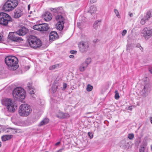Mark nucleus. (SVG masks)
I'll list each match as a JSON object with an SVG mask.
<instances>
[{
	"label": "nucleus",
	"instance_id": "obj_26",
	"mask_svg": "<svg viewBox=\"0 0 152 152\" xmlns=\"http://www.w3.org/2000/svg\"><path fill=\"white\" fill-rule=\"evenodd\" d=\"M15 130L16 129H15L9 128L6 129L5 131L7 133H15L16 132Z\"/></svg>",
	"mask_w": 152,
	"mask_h": 152
},
{
	"label": "nucleus",
	"instance_id": "obj_60",
	"mask_svg": "<svg viewBox=\"0 0 152 152\" xmlns=\"http://www.w3.org/2000/svg\"><path fill=\"white\" fill-rule=\"evenodd\" d=\"M45 152H48V151H46Z\"/></svg>",
	"mask_w": 152,
	"mask_h": 152
},
{
	"label": "nucleus",
	"instance_id": "obj_15",
	"mask_svg": "<svg viewBox=\"0 0 152 152\" xmlns=\"http://www.w3.org/2000/svg\"><path fill=\"white\" fill-rule=\"evenodd\" d=\"M58 37V34L56 31H52L50 34L49 39L50 41H53L57 39Z\"/></svg>",
	"mask_w": 152,
	"mask_h": 152
},
{
	"label": "nucleus",
	"instance_id": "obj_51",
	"mask_svg": "<svg viewBox=\"0 0 152 152\" xmlns=\"http://www.w3.org/2000/svg\"><path fill=\"white\" fill-rule=\"evenodd\" d=\"M60 143V142H58L55 144V145H57L59 144Z\"/></svg>",
	"mask_w": 152,
	"mask_h": 152
},
{
	"label": "nucleus",
	"instance_id": "obj_55",
	"mask_svg": "<svg viewBox=\"0 0 152 152\" xmlns=\"http://www.w3.org/2000/svg\"><path fill=\"white\" fill-rule=\"evenodd\" d=\"M151 150L152 151V145H151Z\"/></svg>",
	"mask_w": 152,
	"mask_h": 152
},
{
	"label": "nucleus",
	"instance_id": "obj_45",
	"mask_svg": "<svg viewBox=\"0 0 152 152\" xmlns=\"http://www.w3.org/2000/svg\"><path fill=\"white\" fill-rule=\"evenodd\" d=\"M3 36L0 34V42H2L3 40Z\"/></svg>",
	"mask_w": 152,
	"mask_h": 152
},
{
	"label": "nucleus",
	"instance_id": "obj_38",
	"mask_svg": "<svg viewBox=\"0 0 152 152\" xmlns=\"http://www.w3.org/2000/svg\"><path fill=\"white\" fill-rule=\"evenodd\" d=\"M32 83L31 82V83H28L27 84V87L28 88V89H30L32 87Z\"/></svg>",
	"mask_w": 152,
	"mask_h": 152
},
{
	"label": "nucleus",
	"instance_id": "obj_8",
	"mask_svg": "<svg viewBox=\"0 0 152 152\" xmlns=\"http://www.w3.org/2000/svg\"><path fill=\"white\" fill-rule=\"evenodd\" d=\"M142 36L146 40L148 39L152 36V29L148 27H145L142 30Z\"/></svg>",
	"mask_w": 152,
	"mask_h": 152
},
{
	"label": "nucleus",
	"instance_id": "obj_9",
	"mask_svg": "<svg viewBox=\"0 0 152 152\" xmlns=\"http://www.w3.org/2000/svg\"><path fill=\"white\" fill-rule=\"evenodd\" d=\"M56 19L58 21L56 25V28L59 31L62 30L64 26V18L60 15L56 16Z\"/></svg>",
	"mask_w": 152,
	"mask_h": 152
},
{
	"label": "nucleus",
	"instance_id": "obj_19",
	"mask_svg": "<svg viewBox=\"0 0 152 152\" xmlns=\"http://www.w3.org/2000/svg\"><path fill=\"white\" fill-rule=\"evenodd\" d=\"M56 116L59 118H65L69 117V115L68 113L59 112L56 115Z\"/></svg>",
	"mask_w": 152,
	"mask_h": 152
},
{
	"label": "nucleus",
	"instance_id": "obj_50",
	"mask_svg": "<svg viewBox=\"0 0 152 152\" xmlns=\"http://www.w3.org/2000/svg\"><path fill=\"white\" fill-rule=\"evenodd\" d=\"M30 8V4H29L28 6V10H29Z\"/></svg>",
	"mask_w": 152,
	"mask_h": 152
},
{
	"label": "nucleus",
	"instance_id": "obj_48",
	"mask_svg": "<svg viewBox=\"0 0 152 152\" xmlns=\"http://www.w3.org/2000/svg\"><path fill=\"white\" fill-rule=\"evenodd\" d=\"M63 149H61L58 150L56 152H61Z\"/></svg>",
	"mask_w": 152,
	"mask_h": 152
},
{
	"label": "nucleus",
	"instance_id": "obj_42",
	"mask_svg": "<svg viewBox=\"0 0 152 152\" xmlns=\"http://www.w3.org/2000/svg\"><path fill=\"white\" fill-rule=\"evenodd\" d=\"M70 52L71 54H74L76 53L77 51L76 50H72L70 51Z\"/></svg>",
	"mask_w": 152,
	"mask_h": 152
},
{
	"label": "nucleus",
	"instance_id": "obj_33",
	"mask_svg": "<svg viewBox=\"0 0 152 152\" xmlns=\"http://www.w3.org/2000/svg\"><path fill=\"white\" fill-rule=\"evenodd\" d=\"M134 135L133 133H130L128 134V137L129 139L130 140H132L134 138Z\"/></svg>",
	"mask_w": 152,
	"mask_h": 152
},
{
	"label": "nucleus",
	"instance_id": "obj_31",
	"mask_svg": "<svg viewBox=\"0 0 152 152\" xmlns=\"http://www.w3.org/2000/svg\"><path fill=\"white\" fill-rule=\"evenodd\" d=\"M93 89V86L90 85L88 84L86 90L88 91H91Z\"/></svg>",
	"mask_w": 152,
	"mask_h": 152
},
{
	"label": "nucleus",
	"instance_id": "obj_52",
	"mask_svg": "<svg viewBox=\"0 0 152 152\" xmlns=\"http://www.w3.org/2000/svg\"><path fill=\"white\" fill-rule=\"evenodd\" d=\"M149 71L151 74H152V68L150 69H149Z\"/></svg>",
	"mask_w": 152,
	"mask_h": 152
},
{
	"label": "nucleus",
	"instance_id": "obj_44",
	"mask_svg": "<svg viewBox=\"0 0 152 152\" xmlns=\"http://www.w3.org/2000/svg\"><path fill=\"white\" fill-rule=\"evenodd\" d=\"M130 44H128L126 46V50H130Z\"/></svg>",
	"mask_w": 152,
	"mask_h": 152
},
{
	"label": "nucleus",
	"instance_id": "obj_29",
	"mask_svg": "<svg viewBox=\"0 0 152 152\" xmlns=\"http://www.w3.org/2000/svg\"><path fill=\"white\" fill-rule=\"evenodd\" d=\"M146 145L145 144L141 145L140 146V148L139 149L140 152H144V151L145 149Z\"/></svg>",
	"mask_w": 152,
	"mask_h": 152
},
{
	"label": "nucleus",
	"instance_id": "obj_22",
	"mask_svg": "<svg viewBox=\"0 0 152 152\" xmlns=\"http://www.w3.org/2000/svg\"><path fill=\"white\" fill-rule=\"evenodd\" d=\"M96 11V7L93 5L90 6L89 8L88 12L91 14L95 13Z\"/></svg>",
	"mask_w": 152,
	"mask_h": 152
},
{
	"label": "nucleus",
	"instance_id": "obj_58",
	"mask_svg": "<svg viewBox=\"0 0 152 152\" xmlns=\"http://www.w3.org/2000/svg\"><path fill=\"white\" fill-rule=\"evenodd\" d=\"M28 17H31V15H28Z\"/></svg>",
	"mask_w": 152,
	"mask_h": 152
},
{
	"label": "nucleus",
	"instance_id": "obj_7",
	"mask_svg": "<svg viewBox=\"0 0 152 152\" xmlns=\"http://www.w3.org/2000/svg\"><path fill=\"white\" fill-rule=\"evenodd\" d=\"M12 18L8 14L4 12H0V24L7 26L9 22L11 21Z\"/></svg>",
	"mask_w": 152,
	"mask_h": 152
},
{
	"label": "nucleus",
	"instance_id": "obj_18",
	"mask_svg": "<svg viewBox=\"0 0 152 152\" xmlns=\"http://www.w3.org/2000/svg\"><path fill=\"white\" fill-rule=\"evenodd\" d=\"M50 10L52 11L53 13H54V15L56 17V16H57L58 15H61V12H62L60 9L59 8H51Z\"/></svg>",
	"mask_w": 152,
	"mask_h": 152
},
{
	"label": "nucleus",
	"instance_id": "obj_12",
	"mask_svg": "<svg viewBox=\"0 0 152 152\" xmlns=\"http://www.w3.org/2000/svg\"><path fill=\"white\" fill-rule=\"evenodd\" d=\"M79 46V50L82 53H85L88 50V45L86 42H81L80 43Z\"/></svg>",
	"mask_w": 152,
	"mask_h": 152
},
{
	"label": "nucleus",
	"instance_id": "obj_43",
	"mask_svg": "<svg viewBox=\"0 0 152 152\" xmlns=\"http://www.w3.org/2000/svg\"><path fill=\"white\" fill-rule=\"evenodd\" d=\"M127 32V31L126 30H124L122 32V34L123 36H124L125 35Z\"/></svg>",
	"mask_w": 152,
	"mask_h": 152
},
{
	"label": "nucleus",
	"instance_id": "obj_20",
	"mask_svg": "<svg viewBox=\"0 0 152 152\" xmlns=\"http://www.w3.org/2000/svg\"><path fill=\"white\" fill-rule=\"evenodd\" d=\"M129 143H131V142H129L126 143L125 140H123L121 142L120 146L124 148H129L130 147V146H127L126 144H129Z\"/></svg>",
	"mask_w": 152,
	"mask_h": 152
},
{
	"label": "nucleus",
	"instance_id": "obj_14",
	"mask_svg": "<svg viewBox=\"0 0 152 152\" xmlns=\"http://www.w3.org/2000/svg\"><path fill=\"white\" fill-rule=\"evenodd\" d=\"M150 90V86L149 84L145 85L142 91L141 94L142 96L143 97H146L148 95Z\"/></svg>",
	"mask_w": 152,
	"mask_h": 152
},
{
	"label": "nucleus",
	"instance_id": "obj_30",
	"mask_svg": "<svg viewBox=\"0 0 152 152\" xmlns=\"http://www.w3.org/2000/svg\"><path fill=\"white\" fill-rule=\"evenodd\" d=\"M91 61V59L90 58H86V59L85 62H84L85 64H86L87 65H88L89 64Z\"/></svg>",
	"mask_w": 152,
	"mask_h": 152
},
{
	"label": "nucleus",
	"instance_id": "obj_41",
	"mask_svg": "<svg viewBox=\"0 0 152 152\" xmlns=\"http://www.w3.org/2000/svg\"><path fill=\"white\" fill-rule=\"evenodd\" d=\"M137 47L139 48L140 49V50L142 52L143 50V48L140 45H138L137 46Z\"/></svg>",
	"mask_w": 152,
	"mask_h": 152
},
{
	"label": "nucleus",
	"instance_id": "obj_40",
	"mask_svg": "<svg viewBox=\"0 0 152 152\" xmlns=\"http://www.w3.org/2000/svg\"><path fill=\"white\" fill-rule=\"evenodd\" d=\"M67 87V84L66 83H64L63 86V90H64Z\"/></svg>",
	"mask_w": 152,
	"mask_h": 152
},
{
	"label": "nucleus",
	"instance_id": "obj_2",
	"mask_svg": "<svg viewBox=\"0 0 152 152\" xmlns=\"http://www.w3.org/2000/svg\"><path fill=\"white\" fill-rule=\"evenodd\" d=\"M2 104L5 106L8 111L14 112L17 108V105L12 99L4 98L1 100Z\"/></svg>",
	"mask_w": 152,
	"mask_h": 152
},
{
	"label": "nucleus",
	"instance_id": "obj_16",
	"mask_svg": "<svg viewBox=\"0 0 152 152\" xmlns=\"http://www.w3.org/2000/svg\"><path fill=\"white\" fill-rule=\"evenodd\" d=\"M28 31V30L25 28H22L16 31L18 35L22 36L25 35Z\"/></svg>",
	"mask_w": 152,
	"mask_h": 152
},
{
	"label": "nucleus",
	"instance_id": "obj_5",
	"mask_svg": "<svg viewBox=\"0 0 152 152\" xmlns=\"http://www.w3.org/2000/svg\"><path fill=\"white\" fill-rule=\"evenodd\" d=\"M32 111L30 106L26 104H23L20 106L18 113L20 116L23 117H26L30 114Z\"/></svg>",
	"mask_w": 152,
	"mask_h": 152
},
{
	"label": "nucleus",
	"instance_id": "obj_59",
	"mask_svg": "<svg viewBox=\"0 0 152 152\" xmlns=\"http://www.w3.org/2000/svg\"><path fill=\"white\" fill-rule=\"evenodd\" d=\"M28 69L29 68V67L28 66Z\"/></svg>",
	"mask_w": 152,
	"mask_h": 152
},
{
	"label": "nucleus",
	"instance_id": "obj_57",
	"mask_svg": "<svg viewBox=\"0 0 152 152\" xmlns=\"http://www.w3.org/2000/svg\"><path fill=\"white\" fill-rule=\"evenodd\" d=\"M1 146V142H0V147Z\"/></svg>",
	"mask_w": 152,
	"mask_h": 152
},
{
	"label": "nucleus",
	"instance_id": "obj_34",
	"mask_svg": "<svg viewBox=\"0 0 152 152\" xmlns=\"http://www.w3.org/2000/svg\"><path fill=\"white\" fill-rule=\"evenodd\" d=\"M114 12H115L116 16L118 18H120V16L119 15V12L118 11V10H117L116 9H114Z\"/></svg>",
	"mask_w": 152,
	"mask_h": 152
},
{
	"label": "nucleus",
	"instance_id": "obj_49",
	"mask_svg": "<svg viewBox=\"0 0 152 152\" xmlns=\"http://www.w3.org/2000/svg\"><path fill=\"white\" fill-rule=\"evenodd\" d=\"M74 56L73 55H70L69 56V58H73Z\"/></svg>",
	"mask_w": 152,
	"mask_h": 152
},
{
	"label": "nucleus",
	"instance_id": "obj_27",
	"mask_svg": "<svg viewBox=\"0 0 152 152\" xmlns=\"http://www.w3.org/2000/svg\"><path fill=\"white\" fill-rule=\"evenodd\" d=\"M60 67L59 65L56 64L50 66L49 67V69L50 70H52L55 69H58Z\"/></svg>",
	"mask_w": 152,
	"mask_h": 152
},
{
	"label": "nucleus",
	"instance_id": "obj_4",
	"mask_svg": "<svg viewBox=\"0 0 152 152\" xmlns=\"http://www.w3.org/2000/svg\"><path fill=\"white\" fill-rule=\"evenodd\" d=\"M28 41L30 46L34 49L38 48L42 45L40 40L34 36H30L28 39Z\"/></svg>",
	"mask_w": 152,
	"mask_h": 152
},
{
	"label": "nucleus",
	"instance_id": "obj_39",
	"mask_svg": "<svg viewBox=\"0 0 152 152\" xmlns=\"http://www.w3.org/2000/svg\"><path fill=\"white\" fill-rule=\"evenodd\" d=\"M88 135L90 139H91L93 138V135L92 133L89 132L88 133Z\"/></svg>",
	"mask_w": 152,
	"mask_h": 152
},
{
	"label": "nucleus",
	"instance_id": "obj_54",
	"mask_svg": "<svg viewBox=\"0 0 152 152\" xmlns=\"http://www.w3.org/2000/svg\"><path fill=\"white\" fill-rule=\"evenodd\" d=\"M131 143H129V144H126V145H127V146H130V147H131V146H130V145H129V144H130Z\"/></svg>",
	"mask_w": 152,
	"mask_h": 152
},
{
	"label": "nucleus",
	"instance_id": "obj_1",
	"mask_svg": "<svg viewBox=\"0 0 152 152\" xmlns=\"http://www.w3.org/2000/svg\"><path fill=\"white\" fill-rule=\"evenodd\" d=\"M5 62L11 70H15L18 67V60L15 56H7L5 59Z\"/></svg>",
	"mask_w": 152,
	"mask_h": 152
},
{
	"label": "nucleus",
	"instance_id": "obj_21",
	"mask_svg": "<svg viewBox=\"0 0 152 152\" xmlns=\"http://www.w3.org/2000/svg\"><path fill=\"white\" fill-rule=\"evenodd\" d=\"M49 121V120L48 118H44L39 124L38 126H41L45 125L48 124Z\"/></svg>",
	"mask_w": 152,
	"mask_h": 152
},
{
	"label": "nucleus",
	"instance_id": "obj_35",
	"mask_svg": "<svg viewBox=\"0 0 152 152\" xmlns=\"http://www.w3.org/2000/svg\"><path fill=\"white\" fill-rule=\"evenodd\" d=\"M147 20V19H145V18L144 17L143 18L141 19L140 21V23L142 25H144Z\"/></svg>",
	"mask_w": 152,
	"mask_h": 152
},
{
	"label": "nucleus",
	"instance_id": "obj_6",
	"mask_svg": "<svg viewBox=\"0 0 152 152\" xmlns=\"http://www.w3.org/2000/svg\"><path fill=\"white\" fill-rule=\"evenodd\" d=\"M17 0H8L3 6V10L6 12H10L13 10L18 4Z\"/></svg>",
	"mask_w": 152,
	"mask_h": 152
},
{
	"label": "nucleus",
	"instance_id": "obj_11",
	"mask_svg": "<svg viewBox=\"0 0 152 152\" xmlns=\"http://www.w3.org/2000/svg\"><path fill=\"white\" fill-rule=\"evenodd\" d=\"M17 35L16 32H10L8 37V39L14 42H20L22 41L23 39L21 37L17 36Z\"/></svg>",
	"mask_w": 152,
	"mask_h": 152
},
{
	"label": "nucleus",
	"instance_id": "obj_17",
	"mask_svg": "<svg viewBox=\"0 0 152 152\" xmlns=\"http://www.w3.org/2000/svg\"><path fill=\"white\" fill-rule=\"evenodd\" d=\"M43 17L46 21H49L51 20L52 18V14L50 12H47L44 14Z\"/></svg>",
	"mask_w": 152,
	"mask_h": 152
},
{
	"label": "nucleus",
	"instance_id": "obj_47",
	"mask_svg": "<svg viewBox=\"0 0 152 152\" xmlns=\"http://www.w3.org/2000/svg\"><path fill=\"white\" fill-rule=\"evenodd\" d=\"M129 16L131 17H132L133 16V14L132 13H130V12H129Z\"/></svg>",
	"mask_w": 152,
	"mask_h": 152
},
{
	"label": "nucleus",
	"instance_id": "obj_13",
	"mask_svg": "<svg viewBox=\"0 0 152 152\" xmlns=\"http://www.w3.org/2000/svg\"><path fill=\"white\" fill-rule=\"evenodd\" d=\"M24 14L23 10V9L18 8L15 10L13 17L15 18H18L22 16Z\"/></svg>",
	"mask_w": 152,
	"mask_h": 152
},
{
	"label": "nucleus",
	"instance_id": "obj_53",
	"mask_svg": "<svg viewBox=\"0 0 152 152\" xmlns=\"http://www.w3.org/2000/svg\"><path fill=\"white\" fill-rule=\"evenodd\" d=\"M150 119L151 121V122L152 124V117H151Z\"/></svg>",
	"mask_w": 152,
	"mask_h": 152
},
{
	"label": "nucleus",
	"instance_id": "obj_37",
	"mask_svg": "<svg viewBox=\"0 0 152 152\" xmlns=\"http://www.w3.org/2000/svg\"><path fill=\"white\" fill-rule=\"evenodd\" d=\"M34 89L33 88H32V87L31 88L29 89L28 91L29 93L31 94H34Z\"/></svg>",
	"mask_w": 152,
	"mask_h": 152
},
{
	"label": "nucleus",
	"instance_id": "obj_23",
	"mask_svg": "<svg viewBox=\"0 0 152 152\" xmlns=\"http://www.w3.org/2000/svg\"><path fill=\"white\" fill-rule=\"evenodd\" d=\"M12 137V135H5L1 137L2 141H5L10 139Z\"/></svg>",
	"mask_w": 152,
	"mask_h": 152
},
{
	"label": "nucleus",
	"instance_id": "obj_56",
	"mask_svg": "<svg viewBox=\"0 0 152 152\" xmlns=\"http://www.w3.org/2000/svg\"><path fill=\"white\" fill-rule=\"evenodd\" d=\"M32 11H31L29 12V14H31L32 13Z\"/></svg>",
	"mask_w": 152,
	"mask_h": 152
},
{
	"label": "nucleus",
	"instance_id": "obj_24",
	"mask_svg": "<svg viewBox=\"0 0 152 152\" xmlns=\"http://www.w3.org/2000/svg\"><path fill=\"white\" fill-rule=\"evenodd\" d=\"M88 66L83 63H82L80 66L79 69L81 72H83L85 70Z\"/></svg>",
	"mask_w": 152,
	"mask_h": 152
},
{
	"label": "nucleus",
	"instance_id": "obj_32",
	"mask_svg": "<svg viewBox=\"0 0 152 152\" xmlns=\"http://www.w3.org/2000/svg\"><path fill=\"white\" fill-rule=\"evenodd\" d=\"M115 98L116 99H118L120 97V96L119 94V93L118 91L116 90L115 91Z\"/></svg>",
	"mask_w": 152,
	"mask_h": 152
},
{
	"label": "nucleus",
	"instance_id": "obj_46",
	"mask_svg": "<svg viewBox=\"0 0 152 152\" xmlns=\"http://www.w3.org/2000/svg\"><path fill=\"white\" fill-rule=\"evenodd\" d=\"M96 0H90V2L92 3H94L96 2Z\"/></svg>",
	"mask_w": 152,
	"mask_h": 152
},
{
	"label": "nucleus",
	"instance_id": "obj_25",
	"mask_svg": "<svg viewBox=\"0 0 152 152\" xmlns=\"http://www.w3.org/2000/svg\"><path fill=\"white\" fill-rule=\"evenodd\" d=\"M152 17V13L150 11H148L147 12L146 15L144 17L145 18V19L148 20Z\"/></svg>",
	"mask_w": 152,
	"mask_h": 152
},
{
	"label": "nucleus",
	"instance_id": "obj_3",
	"mask_svg": "<svg viewBox=\"0 0 152 152\" xmlns=\"http://www.w3.org/2000/svg\"><path fill=\"white\" fill-rule=\"evenodd\" d=\"M12 94L15 99L21 102L25 98L26 93L21 87H17L13 90Z\"/></svg>",
	"mask_w": 152,
	"mask_h": 152
},
{
	"label": "nucleus",
	"instance_id": "obj_28",
	"mask_svg": "<svg viewBox=\"0 0 152 152\" xmlns=\"http://www.w3.org/2000/svg\"><path fill=\"white\" fill-rule=\"evenodd\" d=\"M101 20H100L95 21L94 24V27L96 29L98 27L99 25V23L101 22Z\"/></svg>",
	"mask_w": 152,
	"mask_h": 152
},
{
	"label": "nucleus",
	"instance_id": "obj_36",
	"mask_svg": "<svg viewBox=\"0 0 152 152\" xmlns=\"http://www.w3.org/2000/svg\"><path fill=\"white\" fill-rule=\"evenodd\" d=\"M57 88V86H53L51 88V90L53 92H55L56 91Z\"/></svg>",
	"mask_w": 152,
	"mask_h": 152
},
{
	"label": "nucleus",
	"instance_id": "obj_10",
	"mask_svg": "<svg viewBox=\"0 0 152 152\" xmlns=\"http://www.w3.org/2000/svg\"><path fill=\"white\" fill-rule=\"evenodd\" d=\"M33 28L34 30L43 31H47L49 29V27L47 24L43 23L34 25L33 26Z\"/></svg>",
	"mask_w": 152,
	"mask_h": 152
}]
</instances>
